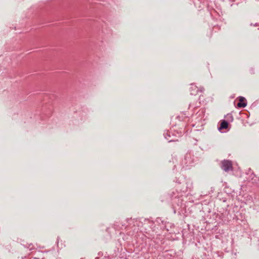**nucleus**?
<instances>
[{"label":"nucleus","instance_id":"obj_3","mask_svg":"<svg viewBox=\"0 0 259 259\" xmlns=\"http://www.w3.org/2000/svg\"><path fill=\"white\" fill-rule=\"evenodd\" d=\"M228 123L227 121H226V120H223L221 123V125H220V129H225V128H227L228 127Z\"/></svg>","mask_w":259,"mask_h":259},{"label":"nucleus","instance_id":"obj_1","mask_svg":"<svg viewBox=\"0 0 259 259\" xmlns=\"http://www.w3.org/2000/svg\"><path fill=\"white\" fill-rule=\"evenodd\" d=\"M221 168L225 171L228 172L233 170L232 161L229 160H224L222 162Z\"/></svg>","mask_w":259,"mask_h":259},{"label":"nucleus","instance_id":"obj_5","mask_svg":"<svg viewBox=\"0 0 259 259\" xmlns=\"http://www.w3.org/2000/svg\"><path fill=\"white\" fill-rule=\"evenodd\" d=\"M203 90H204V89H203V88H201V89H200V91H201V92H202V91H203Z\"/></svg>","mask_w":259,"mask_h":259},{"label":"nucleus","instance_id":"obj_2","mask_svg":"<svg viewBox=\"0 0 259 259\" xmlns=\"http://www.w3.org/2000/svg\"><path fill=\"white\" fill-rule=\"evenodd\" d=\"M239 102L237 104V106L239 108L245 107L247 105V103L245 102V99L241 96L239 97Z\"/></svg>","mask_w":259,"mask_h":259},{"label":"nucleus","instance_id":"obj_4","mask_svg":"<svg viewBox=\"0 0 259 259\" xmlns=\"http://www.w3.org/2000/svg\"><path fill=\"white\" fill-rule=\"evenodd\" d=\"M191 89L194 90H196V92H191V94L192 95H194V94H195L196 93H197L198 92V89H197V87L195 85H192V87H191Z\"/></svg>","mask_w":259,"mask_h":259}]
</instances>
